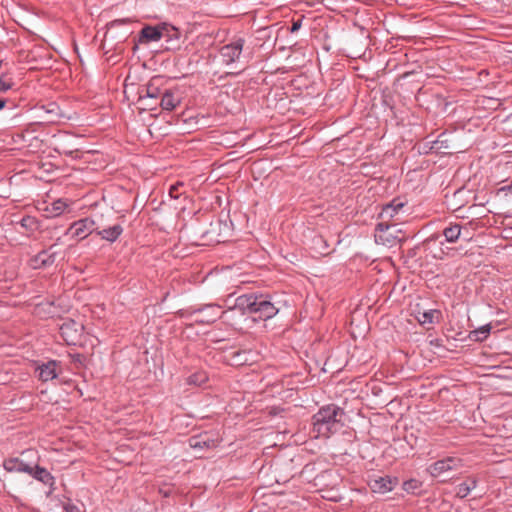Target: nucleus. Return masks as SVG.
Wrapping results in <instances>:
<instances>
[{
    "instance_id": "25",
    "label": "nucleus",
    "mask_w": 512,
    "mask_h": 512,
    "mask_svg": "<svg viewBox=\"0 0 512 512\" xmlns=\"http://www.w3.org/2000/svg\"><path fill=\"white\" fill-rule=\"evenodd\" d=\"M443 234L449 243L456 242L461 235V227L458 224L452 225L444 229Z\"/></svg>"
},
{
    "instance_id": "8",
    "label": "nucleus",
    "mask_w": 512,
    "mask_h": 512,
    "mask_svg": "<svg viewBox=\"0 0 512 512\" xmlns=\"http://www.w3.org/2000/svg\"><path fill=\"white\" fill-rule=\"evenodd\" d=\"M254 314L262 320L272 318L278 313V309L273 303L266 300L263 296H257L256 304H254Z\"/></svg>"
},
{
    "instance_id": "29",
    "label": "nucleus",
    "mask_w": 512,
    "mask_h": 512,
    "mask_svg": "<svg viewBox=\"0 0 512 512\" xmlns=\"http://www.w3.org/2000/svg\"><path fill=\"white\" fill-rule=\"evenodd\" d=\"M21 226L33 230L37 226V221L34 217L27 216L21 220Z\"/></svg>"
},
{
    "instance_id": "18",
    "label": "nucleus",
    "mask_w": 512,
    "mask_h": 512,
    "mask_svg": "<svg viewBox=\"0 0 512 512\" xmlns=\"http://www.w3.org/2000/svg\"><path fill=\"white\" fill-rule=\"evenodd\" d=\"M57 363L55 361H49L38 367L39 378L42 381H49L57 377Z\"/></svg>"
},
{
    "instance_id": "1",
    "label": "nucleus",
    "mask_w": 512,
    "mask_h": 512,
    "mask_svg": "<svg viewBox=\"0 0 512 512\" xmlns=\"http://www.w3.org/2000/svg\"><path fill=\"white\" fill-rule=\"evenodd\" d=\"M346 420L348 416L343 409L330 405L323 407L312 418L311 436L327 438L330 434L337 432Z\"/></svg>"
},
{
    "instance_id": "33",
    "label": "nucleus",
    "mask_w": 512,
    "mask_h": 512,
    "mask_svg": "<svg viewBox=\"0 0 512 512\" xmlns=\"http://www.w3.org/2000/svg\"><path fill=\"white\" fill-rule=\"evenodd\" d=\"M66 512H82L81 509L72 503H68L64 506Z\"/></svg>"
},
{
    "instance_id": "9",
    "label": "nucleus",
    "mask_w": 512,
    "mask_h": 512,
    "mask_svg": "<svg viewBox=\"0 0 512 512\" xmlns=\"http://www.w3.org/2000/svg\"><path fill=\"white\" fill-rule=\"evenodd\" d=\"M95 230V222L90 218L81 219L74 222L67 232H72L73 236L84 239Z\"/></svg>"
},
{
    "instance_id": "12",
    "label": "nucleus",
    "mask_w": 512,
    "mask_h": 512,
    "mask_svg": "<svg viewBox=\"0 0 512 512\" xmlns=\"http://www.w3.org/2000/svg\"><path fill=\"white\" fill-rule=\"evenodd\" d=\"M396 484L397 479L390 477H377L371 479L369 482V486L373 492L382 494L393 490Z\"/></svg>"
},
{
    "instance_id": "32",
    "label": "nucleus",
    "mask_w": 512,
    "mask_h": 512,
    "mask_svg": "<svg viewBox=\"0 0 512 512\" xmlns=\"http://www.w3.org/2000/svg\"><path fill=\"white\" fill-rule=\"evenodd\" d=\"M31 265L35 269H39V268L45 267L44 264L40 260V254L39 253L35 257L32 258Z\"/></svg>"
},
{
    "instance_id": "6",
    "label": "nucleus",
    "mask_w": 512,
    "mask_h": 512,
    "mask_svg": "<svg viewBox=\"0 0 512 512\" xmlns=\"http://www.w3.org/2000/svg\"><path fill=\"white\" fill-rule=\"evenodd\" d=\"M244 39L238 38L234 42L224 45L220 49V57L223 63L229 65L236 62L243 50Z\"/></svg>"
},
{
    "instance_id": "36",
    "label": "nucleus",
    "mask_w": 512,
    "mask_h": 512,
    "mask_svg": "<svg viewBox=\"0 0 512 512\" xmlns=\"http://www.w3.org/2000/svg\"><path fill=\"white\" fill-rule=\"evenodd\" d=\"M301 28V20L294 21L291 26V32H296Z\"/></svg>"
},
{
    "instance_id": "17",
    "label": "nucleus",
    "mask_w": 512,
    "mask_h": 512,
    "mask_svg": "<svg viewBox=\"0 0 512 512\" xmlns=\"http://www.w3.org/2000/svg\"><path fill=\"white\" fill-rule=\"evenodd\" d=\"M28 474L45 485L53 484V476L45 468L39 467L38 465L33 466L31 464V471L28 472Z\"/></svg>"
},
{
    "instance_id": "5",
    "label": "nucleus",
    "mask_w": 512,
    "mask_h": 512,
    "mask_svg": "<svg viewBox=\"0 0 512 512\" xmlns=\"http://www.w3.org/2000/svg\"><path fill=\"white\" fill-rule=\"evenodd\" d=\"M82 331V324L71 319L63 322V324L60 326L61 335L69 345L77 344L80 336L82 335Z\"/></svg>"
},
{
    "instance_id": "34",
    "label": "nucleus",
    "mask_w": 512,
    "mask_h": 512,
    "mask_svg": "<svg viewBox=\"0 0 512 512\" xmlns=\"http://www.w3.org/2000/svg\"><path fill=\"white\" fill-rule=\"evenodd\" d=\"M12 84L8 81L0 79V92H6L11 88Z\"/></svg>"
},
{
    "instance_id": "38",
    "label": "nucleus",
    "mask_w": 512,
    "mask_h": 512,
    "mask_svg": "<svg viewBox=\"0 0 512 512\" xmlns=\"http://www.w3.org/2000/svg\"><path fill=\"white\" fill-rule=\"evenodd\" d=\"M6 105V99L1 98L0 99V110L3 109Z\"/></svg>"
},
{
    "instance_id": "15",
    "label": "nucleus",
    "mask_w": 512,
    "mask_h": 512,
    "mask_svg": "<svg viewBox=\"0 0 512 512\" xmlns=\"http://www.w3.org/2000/svg\"><path fill=\"white\" fill-rule=\"evenodd\" d=\"M162 39V24L158 26H145L139 36V41L142 43L159 41Z\"/></svg>"
},
{
    "instance_id": "13",
    "label": "nucleus",
    "mask_w": 512,
    "mask_h": 512,
    "mask_svg": "<svg viewBox=\"0 0 512 512\" xmlns=\"http://www.w3.org/2000/svg\"><path fill=\"white\" fill-rule=\"evenodd\" d=\"M257 295L246 294L236 298L234 308L242 312V314H254V304H256Z\"/></svg>"
},
{
    "instance_id": "30",
    "label": "nucleus",
    "mask_w": 512,
    "mask_h": 512,
    "mask_svg": "<svg viewBox=\"0 0 512 512\" xmlns=\"http://www.w3.org/2000/svg\"><path fill=\"white\" fill-rule=\"evenodd\" d=\"M182 186H183V183H181V182H178V183L172 185L169 189V196L173 199H178L182 195V193L179 192V189Z\"/></svg>"
},
{
    "instance_id": "37",
    "label": "nucleus",
    "mask_w": 512,
    "mask_h": 512,
    "mask_svg": "<svg viewBox=\"0 0 512 512\" xmlns=\"http://www.w3.org/2000/svg\"><path fill=\"white\" fill-rule=\"evenodd\" d=\"M35 452L33 450H27L22 453L23 456L28 457L29 455H34Z\"/></svg>"
},
{
    "instance_id": "22",
    "label": "nucleus",
    "mask_w": 512,
    "mask_h": 512,
    "mask_svg": "<svg viewBox=\"0 0 512 512\" xmlns=\"http://www.w3.org/2000/svg\"><path fill=\"white\" fill-rule=\"evenodd\" d=\"M123 229L120 225H114L112 227L103 229L98 234L105 240L114 242L122 233Z\"/></svg>"
},
{
    "instance_id": "24",
    "label": "nucleus",
    "mask_w": 512,
    "mask_h": 512,
    "mask_svg": "<svg viewBox=\"0 0 512 512\" xmlns=\"http://www.w3.org/2000/svg\"><path fill=\"white\" fill-rule=\"evenodd\" d=\"M476 487V480L471 478L456 487V495L460 498L467 497Z\"/></svg>"
},
{
    "instance_id": "11",
    "label": "nucleus",
    "mask_w": 512,
    "mask_h": 512,
    "mask_svg": "<svg viewBox=\"0 0 512 512\" xmlns=\"http://www.w3.org/2000/svg\"><path fill=\"white\" fill-rule=\"evenodd\" d=\"M404 203L399 199H394L383 206L380 213L381 222L388 223L389 220L397 217L403 210Z\"/></svg>"
},
{
    "instance_id": "7",
    "label": "nucleus",
    "mask_w": 512,
    "mask_h": 512,
    "mask_svg": "<svg viewBox=\"0 0 512 512\" xmlns=\"http://www.w3.org/2000/svg\"><path fill=\"white\" fill-rule=\"evenodd\" d=\"M191 314L196 316V322L210 324L220 317L221 312L220 307L217 305H205L202 308L193 310Z\"/></svg>"
},
{
    "instance_id": "27",
    "label": "nucleus",
    "mask_w": 512,
    "mask_h": 512,
    "mask_svg": "<svg viewBox=\"0 0 512 512\" xmlns=\"http://www.w3.org/2000/svg\"><path fill=\"white\" fill-rule=\"evenodd\" d=\"M491 326L490 325H483L480 328L474 330L471 332L470 337L476 341H483L486 339L490 333Z\"/></svg>"
},
{
    "instance_id": "23",
    "label": "nucleus",
    "mask_w": 512,
    "mask_h": 512,
    "mask_svg": "<svg viewBox=\"0 0 512 512\" xmlns=\"http://www.w3.org/2000/svg\"><path fill=\"white\" fill-rule=\"evenodd\" d=\"M189 445L194 449H202L215 446V442L206 436H197L189 440Z\"/></svg>"
},
{
    "instance_id": "4",
    "label": "nucleus",
    "mask_w": 512,
    "mask_h": 512,
    "mask_svg": "<svg viewBox=\"0 0 512 512\" xmlns=\"http://www.w3.org/2000/svg\"><path fill=\"white\" fill-rule=\"evenodd\" d=\"M462 467V460L456 457H447L431 464L427 471L434 478L445 477L447 473Z\"/></svg>"
},
{
    "instance_id": "2",
    "label": "nucleus",
    "mask_w": 512,
    "mask_h": 512,
    "mask_svg": "<svg viewBox=\"0 0 512 512\" xmlns=\"http://www.w3.org/2000/svg\"><path fill=\"white\" fill-rule=\"evenodd\" d=\"M399 233L401 230L395 224L380 222L375 231V242L386 248L396 247L402 241Z\"/></svg>"
},
{
    "instance_id": "21",
    "label": "nucleus",
    "mask_w": 512,
    "mask_h": 512,
    "mask_svg": "<svg viewBox=\"0 0 512 512\" xmlns=\"http://www.w3.org/2000/svg\"><path fill=\"white\" fill-rule=\"evenodd\" d=\"M67 207L68 204L64 200L58 199L47 206L45 211L48 217H57L61 215Z\"/></svg>"
},
{
    "instance_id": "26",
    "label": "nucleus",
    "mask_w": 512,
    "mask_h": 512,
    "mask_svg": "<svg viewBox=\"0 0 512 512\" xmlns=\"http://www.w3.org/2000/svg\"><path fill=\"white\" fill-rule=\"evenodd\" d=\"M208 380V377L206 373L204 372H197L190 376H188L185 379V382L187 385L191 386H202L206 381Z\"/></svg>"
},
{
    "instance_id": "31",
    "label": "nucleus",
    "mask_w": 512,
    "mask_h": 512,
    "mask_svg": "<svg viewBox=\"0 0 512 512\" xmlns=\"http://www.w3.org/2000/svg\"><path fill=\"white\" fill-rule=\"evenodd\" d=\"M45 111L47 114H50V115H55V116L58 115V107L55 104H50L49 108H47ZM47 121H54L53 116L48 117Z\"/></svg>"
},
{
    "instance_id": "28",
    "label": "nucleus",
    "mask_w": 512,
    "mask_h": 512,
    "mask_svg": "<svg viewBox=\"0 0 512 512\" xmlns=\"http://www.w3.org/2000/svg\"><path fill=\"white\" fill-rule=\"evenodd\" d=\"M421 487V482L416 479H410L403 483V489L408 493H415Z\"/></svg>"
},
{
    "instance_id": "35",
    "label": "nucleus",
    "mask_w": 512,
    "mask_h": 512,
    "mask_svg": "<svg viewBox=\"0 0 512 512\" xmlns=\"http://www.w3.org/2000/svg\"><path fill=\"white\" fill-rule=\"evenodd\" d=\"M127 22H129L128 19H118V20H114L113 22H111L110 25H111V27H118Z\"/></svg>"
},
{
    "instance_id": "10",
    "label": "nucleus",
    "mask_w": 512,
    "mask_h": 512,
    "mask_svg": "<svg viewBox=\"0 0 512 512\" xmlns=\"http://www.w3.org/2000/svg\"><path fill=\"white\" fill-rule=\"evenodd\" d=\"M180 31L178 28L163 23L162 24V39H165L167 46L166 49L173 50L179 46Z\"/></svg>"
},
{
    "instance_id": "39",
    "label": "nucleus",
    "mask_w": 512,
    "mask_h": 512,
    "mask_svg": "<svg viewBox=\"0 0 512 512\" xmlns=\"http://www.w3.org/2000/svg\"><path fill=\"white\" fill-rule=\"evenodd\" d=\"M147 103H153V109L158 105V104H155V100H149Z\"/></svg>"
},
{
    "instance_id": "16",
    "label": "nucleus",
    "mask_w": 512,
    "mask_h": 512,
    "mask_svg": "<svg viewBox=\"0 0 512 512\" xmlns=\"http://www.w3.org/2000/svg\"><path fill=\"white\" fill-rule=\"evenodd\" d=\"M3 467L7 472H28L31 471V464L21 458H10L3 462Z\"/></svg>"
},
{
    "instance_id": "19",
    "label": "nucleus",
    "mask_w": 512,
    "mask_h": 512,
    "mask_svg": "<svg viewBox=\"0 0 512 512\" xmlns=\"http://www.w3.org/2000/svg\"><path fill=\"white\" fill-rule=\"evenodd\" d=\"M180 103V98L175 96L171 91L164 90L161 99L159 101V105L164 110L171 111Z\"/></svg>"
},
{
    "instance_id": "3",
    "label": "nucleus",
    "mask_w": 512,
    "mask_h": 512,
    "mask_svg": "<svg viewBox=\"0 0 512 512\" xmlns=\"http://www.w3.org/2000/svg\"><path fill=\"white\" fill-rule=\"evenodd\" d=\"M161 81L160 77H154L138 90V103L142 109L153 110V103H147L149 100H155V104L159 103L164 92L160 88Z\"/></svg>"
},
{
    "instance_id": "14",
    "label": "nucleus",
    "mask_w": 512,
    "mask_h": 512,
    "mask_svg": "<svg viewBox=\"0 0 512 512\" xmlns=\"http://www.w3.org/2000/svg\"><path fill=\"white\" fill-rule=\"evenodd\" d=\"M61 238H57L56 243L51 245L48 249L39 252L40 260L44 266H50L54 264L58 259H63V254L56 250V246L60 243Z\"/></svg>"
},
{
    "instance_id": "20",
    "label": "nucleus",
    "mask_w": 512,
    "mask_h": 512,
    "mask_svg": "<svg viewBox=\"0 0 512 512\" xmlns=\"http://www.w3.org/2000/svg\"><path fill=\"white\" fill-rule=\"evenodd\" d=\"M439 314V311L430 309L416 312L415 318L421 325H427L434 323Z\"/></svg>"
}]
</instances>
